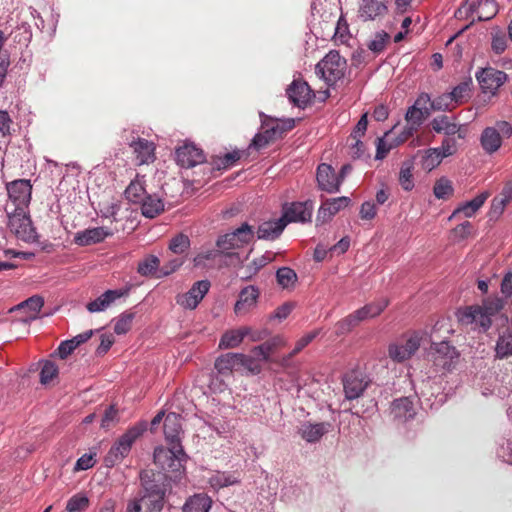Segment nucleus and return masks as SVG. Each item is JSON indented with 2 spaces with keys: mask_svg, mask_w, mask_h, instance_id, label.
<instances>
[{
  "mask_svg": "<svg viewBox=\"0 0 512 512\" xmlns=\"http://www.w3.org/2000/svg\"><path fill=\"white\" fill-rule=\"evenodd\" d=\"M57 374V365L54 362L47 360L43 363L40 371V382L42 384H47L52 381L53 378L57 376Z\"/></svg>",
  "mask_w": 512,
  "mask_h": 512,
  "instance_id": "60",
  "label": "nucleus"
},
{
  "mask_svg": "<svg viewBox=\"0 0 512 512\" xmlns=\"http://www.w3.org/2000/svg\"><path fill=\"white\" fill-rule=\"evenodd\" d=\"M125 294H126V291H123L121 289L107 290L103 294H101L98 298L89 302L86 305V308L90 313L102 312V311L106 310L117 299L121 298Z\"/></svg>",
  "mask_w": 512,
  "mask_h": 512,
  "instance_id": "23",
  "label": "nucleus"
},
{
  "mask_svg": "<svg viewBox=\"0 0 512 512\" xmlns=\"http://www.w3.org/2000/svg\"><path fill=\"white\" fill-rule=\"evenodd\" d=\"M512 356V332L505 330L499 334L495 345V358L506 359Z\"/></svg>",
  "mask_w": 512,
  "mask_h": 512,
  "instance_id": "39",
  "label": "nucleus"
},
{
  "mask_svg": "<svg viewBox=\"0 0 512 512\" xmlns=\"http://www.w3.org/2000/svg\"><path fill=\"white\" fill-rule=\"evenodd\" d=\"M89 505V499L85 495L76 494L72 496L66 505L67 512H82Z\"/></svg>",
  "mask_w": 512,
  "mask_h": 512,
  "instance_id": "56",
  "label": "nucleus"
},
{
  "mask_svg": "<svg viewBox=\"0 0 512 512\" xmlns=\"http://www.w3.org/2000/svg\"><path fill=\"white\" fill-rule=\"evenodd\" d=\"M182 425L181 416L174 412H170L164 419V436L168 445H182Z\"/></svg>",
  "mask_w": 512,
  "mask_h": 512,
  "instance_id": "20",
  "label": "nucleus"
},
{
  "mask_svg": "<svg viewBox=\"0 0 512 512\" xmlns=\"http://www.w3.org/2000/svg\"><path fill=\"white\" fill-rule=\"evenodd\" d=\"M176 162L182 168H192L205 161L203 151L194 144L186 143L176 149Z\"/></svg>",
  "mask_w": 512,
  "mask_h": 512,
  "instance_id": "17",
  "label": "nucleus"
},
{
  "mask_svg": "<svg viewBox=\"0 0 512 512\" xmlns=\"http://www.w3.org/2000/svg\"><path fill=\"white\" fill-rule=\"evenodd\" d=\"M442 160L443 158L440 156L438 150L429 148L422 157L421 166L424 170L431 171L436 168Z\"/></svg>",
  "mask_w": 512,
  "mask_h": 512,
  "instance_id": "50",
  "label": "nucleus"
},
{
  "mask_svg": "<svg viewBox=\"0 0 512 512\" xmlns=\"http://www.w3.org/2000/svg\"><path fill=\"white\" fill-rule=\"evenodd\" d=\"M147 427V422L141 421L121 435L104 457L105 466L112 468L119 464L129 454L133 443L147 430Z\"/></svg>",
  "mask_w": 512,
  "mask_h": 512,
  "instance_id": "1",
  "label": "nucleus"
},
{
  "mask_svg": "<svg viewBox=\"0 0 512 512\" xmlns=\"http://www.w3.org/2000/svg\"><path fill=\"white\" fill-rule=\"evenodd\" d=\"M316 179L319 189L330 194L340 191L341 178H337V173L331 165L320 164L317 168Z\"/></svg>",
  "mask_w": 512,
  "mask_h": 512,
  "instance_id": "16",
  "label": "nucleus"
},
{
  "mask_svg": "<svg viewBox=\"0 0 512 512\" xmlns=\"http://www.w3.org/2000/svg\"><path fill=\"white\" fill-rule=\"evenodd\" d=\"M390 134H391V130L385 132L382 137L377 138L376 154H375L376 160H383L393 148L398 146V144H396L395 140L390 143L387 141V138L389 137Z\"/></svg>",
  "mask_w": 512,
  "mask_h": 512,
  "instance_id": "47",
  "label": "nucleus"
},
{
  "mask_svg": "<svg viewBox=\"0 0 512 512\" xmlns=\"http://www.w3.org/2000/svg\"><path fill=\"white\" fill-rule=\"evenodd\" d=\"M388 0H361L358 17L364 21H374L384 17L388 12Z\"/></svg>",
  "mask_w": 512,
  "mask_h": 512,
  "instance_id": "18",
  "label": "nucleus"
},
{
  "mask_svg": "<svg viewBox=\"0 0 512 512\" xmlns=\"http://www.w3.org/2000/svg\"><path fill=\"white\" fill-rule=\"evenodd\" d=\"M332 428L331 423H311L304 422L299 427L298 433L308 443H316L327 434Z\"/></svg>",
  "mask_w": 512,
  "mask_h": 512,
  "instance_id": "22",
  "label": "nucleus"
},
{
  "mask_svg": "<svg viewBox=\"0 0 512 512\" xmlns=\"http://www.w3.org/2000/svg\"><path fill=\"white\" fill-rule=\"evenodd\" d=\"M413 163L406 161L402 164L399 172V183L405 191H411L414 188Z\"/></svg>",
  "mask_w": 512,
  "mask_h": 512,
  "instance_id": "46",
  "label": "nucleus"
},
{
  "mask_svg": "<svg viewBox=\"0 0 512 512\" xmlns=\"http://www.w3.org/2000/svg\"><path fill=\"white\" fill-rule=\"evenodd\" d=\"M113 232L105 227H94L79 231L74 236V243L79 246H89L104 241Z\"/></svg>",
  "mask_w": 512,
  "mask_h": 512,
  "instance_id": "21",
  "label": "nucleus"
},
{
  "mask_svg": "<svg viewBox=\"0 0 512 512\" xmlns=\"http://www.w3.org/2000/svg\"><path fill=\"white\" fill-rule=\"evenodd\" d=\"M190 247V239L187 235L178 234L171 239L169 249L175 254H183Z\"/></svg>",
  "mask_w": 512,
  "mask_h": 512,
  "instance_id": "55",
  "label": "nucleus"
},
{
  "mask_svg": "<svg viewBox=\"0 0 512 512\" xmlns=\"http://www.w3.org/2000/svg\"><path fill=\"white\" fill-rule=\"evenodd\" d=\"M239 366V353H226L216 358L214 367L221 375H228Z\"/></svg>",
  "mask_w": 512,
  "mask_h": 512,
  "instance_id": "38",
  "label": "nucleus"
},
{
  "mask_svg": "<svg viewBox=\"0 0 512 512\" xmlns=\"http://www.w3.org/2000/svg\"><path fill=\"white\" fill-rule=\"evenodd\" d=\"M286 95L294 106L305 109L312 103L315 94L307 82L294 79L286 89Z\"/></svg>",
  "mask_w": 512,
  "mask_h": 512,
  "instance_id": "8",
  "label": "nucleus"
},
{
  "mask_svg": "<svg viewBox=\"0 0 512 512\" xmlns=\"http://www.w3.org/2000/svg\"><path fill=\"white\" fill-rule=\"evenodd\" d=\"M5 212L8 218L7 225L17 238L25 242L36 240L37 233L33 227L28 209L18 210L10 205L9 208H5Z\"/></svg>",
  "mask_w": 512,
  "mask_h": 512,
  "instance_id": "3",
  "label": "nucleus"
},
{
  "mask_svg": "<svg viewBox=\"0 0 512 512\" xmlns=\"http://www.w3.org/2000/svg\"><path fill=\"white\" fill-rule=\"evenodd\" d=\"M96 453L89 452L83 454L75 463L74 471H85L92 468L96 464Z\"/></svg>",
  "mask_w": 512,
  "mask_h": 512,
  "instance_id": "64",
  "label": "nucleus"
},
{
  "mask_svg": "<svg viewBox=\"0 0 512 512\" xmlns=\"http://www.w3.org/2000/svg\"><path fill=\"white\" fill-rule=\"evenodd\" d=\"M432 129L436 133H443L445 135H454L459 132L460 126L453 122L448 116L442 115L436 117L431 122Z\"/></svg>",
  "mask_w": 512,
  "mask_h": 512,
  "instance_id": "41",
  "label": "nucleus"
},
{
  "mask_svg": "<svg viewBox=\"0 0 512 512\" xmlns=\"http://www.w3.org/2000/svg\"><path fill=\"white\" fill-rule=\"evenodd\" d=\"M144 176H137L125 190V197L132 203H140L147 195Z\"/></svg>",
  "mask_w": 512,
  "mask_h": 512,
  "instance_id": "40",
  "label": "nucleus"
},
{
  "mask_svg": "<svg viewBox=\"0 0 512 512\" xmlns=\"http://www.w3.org/2000/svg\"><path fill=\"white\" fill-rule=\"evenodd\" d=\"M240 477L237 472L215 471L208 479V483L214 490L240 483Z\"/></svg>",
  "mask_w": 512,
  "mask_h": 512,
  "instance_id": "34",
  "label": "nucleus"
},
{
  "mask_svg": "<svg viewBox=\"0 0 512 512\" xmlns=\"http://www.w3.org/2000/svg\"><path fill=\"white\" fill-rule=\"evenodd\" d=\"M321 332V329H315L303 335L295 344L294 349L282 359V364L286 365L289 360L301 352L307 345H309Z\"/></svg>",
  "mask_w": 512,
  "mask_h": 512,
  "instance_id": "42",
  "label": "nucleus"
},
{
  "mask_svg": "<svg viewBox=\"0 0 512 512\" xmlns=\"http://www.w3.org/2000/svg\"><path fill=\"white\" fill-rule=\"evenodd\" d=\"M282 212V218L286 225L292 222L307 223L312 218L313 202L307 200L304 202L286 203L283 206Z\"/></svg>",
  "mask_w": 512,
  "mask_h": 512,
  "instance_id": "9",
  "label": "nucleus"
},
{
  "mask_svg": "<svg viewBox=\"0 0 512 512\" xmlns=\"http://www.w3.org/2000/svg\"><path fill=\"white\" fill-rule=\"evenodd\" d=\"M212 499L205 493H197L185 501L182 512H209L212 507Z\"/></svg>",
  "mask_w": 512,
  "mask_h": 512,
  "instance_id": "33",
  "label": "nucleus"
},
{
  "mask_svg": "<svg viewBox=\"0 0 512 512\" xmlns=\"http://www.w3.org/2000/svg\"><path fill=\"white\" fill-rule=\"evenodd\" d=\"M431 355L436 365L449 370L453 362L458 359L457 349L448 341H441L431 345Z\"/></svg>",
  "mask_w": 512,
  "mask_h": 512,
  "instance_id": "15",
  "label": "nucleus"
},
{
  "mask_svg": "<svg viewBox=\"0 0 512 512\" xmlns=\"http://www.w3.org/2000/svg\"><path fill=\"white\" fill-rule=\"evenodd\" d=\"M479 306L490 318H492L504 308L505 301L498 296L487 297Z\"/></svg>",
  "mask_w": 512,
  "mask_h": 512,
  "instance_id": "45",
  "label": "nucleus"
},
{
  "mask_svg": "<svg viewBox=\"0 0 512 512\" xmlns=\"http://www.w3.org/2000/svg\"><path fill=\"white\" fill-rule=\"evenodd\" d=\"M367 319H370V317L368 316L367 311L363 306L336 323V334L338 336L347 334L360 322Z\"/></svg>",
  "mask_w": 512,
  "mask_h": 512,
  "instance_id": "26",
  "label": "nucleus"
},
{
  "mask_svg": "<svg viewBox=\"0 0 512 512\" xmlns=\"http://www.w3.org/2000/svg\"><path fill=\"white\" fill-rule=\"evenodd\" d=\"M458 320L465 325H475L483 331L490 329L492 318H490L479 305L468 306L457 313Z\"/></svg>",
  "mask_w": 512,
  "mask_h": 512,
  "instance_id": "13",
  "label": "nucleus"
},
{
  "mask_svg": "<svg viewBox=\"0 0 512 512\" xmlns=\"http://www.w3.org/2000/svg\"><path fill=\"white\" fill-rule=\"evenodd\" d=\"M44 305V299L41 296L34 295L12 307L9 312L21 311L24 315L20 321L24 323L37 319L41 308Z\"/></svg>",
  "mask_w": 512,
  "mask_h": 512,
  "instance_id": "19",
  "label": "nucleus"
},
{
  "mask_svg": "<svg viewBox=\"0 0 512 512\" xmlns=\"http://www.w3.org/2000/svg\"><path fill=\"white\" fill-rule=\"evenodd\" d=\"M390 35L385 31L376 32L373 39L369 42L368 48L375 54L381 53L388 43Z\"/></svg>",
  "mask_w": 512,
  "mask_h": 512,
  "instance_id": "52",
  "label": "nucleus"
},
{
  "mask_svg": "<svg viewBox=\"0 0 512 512\" xmlns=\"http://www.w3.org/2000/svg\"><path fill=\"white\" fill-rule=\"evenodd\" d=\"M282 134L283 129L280 130L278 124L267 125L263 132H259L253 137L250 147L255 150H261Z\"/></svg>",
  "mask_w": 512,
  "mask_h": 512,
  "instance_id": "31",
  "label": "nucleus"
},
{
  "mask_svg": "<svg viewBox=\"0 0 512 512\" xmlns=\"http://www.w3.org/2000/svg\"><path fill=\"white\" fill-rule=\"evenodd\" d=\"M476 79L484 93L494 95L506 82L507 74L494 68H483L476 73Z\"/></svg>",
  "mask_w": 512,
  "mask_h": 512,
  "instance_id": "11",
  "label": "nucleus"
},
{
  "mask_svg": "<svg viewBox=\"0 0 512 512\" xmlns=\"http://www.w3.org/2000/svg\"><path fill=\"white\" fill-rule=\"evenodd\" d=\"M6 189L8 193V201L5 208H9V206L12 205V207L18 210L28 209L32 194V185L30 180H14L6 185Z\"/></svg>",
  "mask_w": 512,
  "mask_h": 512,
  "instance_id": "6",
  "label": "nucleus"
},
{
  "mask_svg": "<svg viewBox=\"0 0 512 512\" xmlns=\"http://www.w3.org/2000/svg\"><path fill=\"white\" fill-rule=\"evenodd\" d=\"M454 108L455 107L449 93L439 95L431 101V109L434 111H451Z\"/></svg>",
  "mask_w": 512,
  "mask_h": 512,
  "instance_id": "57",
  "label": "nucleus"
},
{
  "mask_svg": "<svg viewBox=\"0 0 512 512\" xmlns=\"http://www.w3.org/2000/svg\"><path fill=\"white\" fill-rule=\"evenodd\" d=\"M115 342V337L110 332H104L100 334V343L95 349L97 356H104Z\"/></svg>",
  "mask_w": 512,
  "mask_h": 512,
  "instance_id": "63",
  "label": "nucleus"
},
{
  "mask_svg": "<svg viewBox=\"0 0 512 512\" xmlns=\"http://www.w3.org/2000/svg\"><path fill=\"white\" fill-rule=\"evenodd\" d=\"M391 412L394 418L407 421L414 417L413 403L409 398H399L392 402Z\"/></svg>",
  "mask_w": 512,
  "mask_h": 512,
  "instance_id": "36",
  "label": "nucleus"
},
{
  "mask_svg": "<svg viewBox=\"0 0 512 512\" xmlns=\"http://www.w3.org/2000/svg\"><path fill=\"white\" fill-rule=\"evenodd\" d=\"M368 377L361 371L351 370L342 377L343 391L347 400L361 397L369 385Z\"/></svg>",
  "mask_w": 512,
  "mask_h": 512,
  "instance_id": "7",
  "label": "nucleus"
},
{
  "mask_svg": "<svg viewBox=\"0 0 512 512\" xmlns=\"http://www.w3.org/2000/svg\"><path fill=\"white\" fill-rule=\"evenodd\" d=\"M240 247L251 242L254 237L253 227L248 223H243L240 227L232 231Z\"/></svg>",
  "mask_w": 512,
  "mask_h": 512,
  "instance_id": "53",
  "label": "nucleus"
},
{
  "mask_svg": "<svg viewBox=\"0 0 512 512\" xmlns=\"http://www.w3.org/2000/svg\"><path fill=\"white\" fill-rule=\"evenodd\" d=\"M490 196L489 192L484 191L478 194L470 201H466L460 204L451 214L449 220L454 218L457 214H463L465 217L470 218L475 215V213L483 206L488 197Z\"/></svg>",
  "mask_w": 512,
  "mask_h": 512,
  "instance_id": "30",
  "label": "nucleus"
},
{
  "mask_svg": "<svg viewBox=\"0 0 512 512\" xmlns=\"http://www.w3.org/2000/svg\"><path fill=\"white\" fill-rule=\"evenodd\" d=\"M259 297V291L254 286H248L241 290L239 299L237 300L234 311L238 315L246 314L252 307L256 305Z\"/></svg>",
  "mask_w": 512,
  "mask_h": 512,
  "instance_id": "28",
  "label": "nucleus"
},
{
  "mask_svg": "<svg viewBox=\"0 0 512 512\" xmlns=\"http://www.w3.org/2000/svg\"><path fill=\"white\" fill-rule=\"evenodd\" d=\"M239 366L244 367L254 375L259 374L262 369L258 359L243 353H239Z\"/></svg>",
  "mask_w": 512,
  "mask_h": 512,
  "instance_id": "59",
  "label": "nucleus"
},
{
  "mask_svg": "<svg viewBox=\"0 0 512 512\" xmlns=\"http://www.w3.org/2000/svg\"><path fill=\"white\" fill-rule=\"evenodd\" d=\"M425 333L414 331L404 341H395L388 345L389 358L397 363L404 362L411 358L419 349Z\"/></svg>",
  "mask_w": 512,
  "mask_h": 512,
  "instance_id": "5",
  "label": "nucleus"
},
{
  "mask_svg": "<svg viewBox=\"0 0 512 512\" xmlns=\"http://www.w3.org/2000/svg\"><path fill=\"white\" fill-rule=\"evenodd\" d=\"M219 255V251L215 249H207L198 253L193 263L195 267H206L208 262L213 261Z\"/></svg>",
  "mask_w": 512,
  "mask_h": 512,
  "instance_id": "62",
  "label": "nucleus"
},
{
  "mask_svg": "<svg viewBox=\"0 0 512 512\" xmlns=\"http://www.w3.org/2000/svg\"><path fill=\"white\" fill-rule=\"evenodd\" d=\"M97 330H87L74 336L71 339L62 341L58 346L57 352L61 359H65L70 355L78 346L88 341Z\"/></svg>",
  "mask_w": 512,
  "mask_h": 512,
  "instance_id": "32",
  "label": "nucleus"
},
{
  "mask_svg": "<svg viewBox=\"0 0 512 512\" xmlns=\"http://www.w3.org/2000/svg\"><path fill=\"white\" fill-rule=\"evenodd\" d=\"M480 142L485 152L492 154L501 147L502 137L496 128L487 127L481 134Z\"/></svg>",
  "mask_w": 512,
  "mask_h": 512,
  "instance_id": "35",
  "label": "nucleus"
},
{
  "mask_svg": "<svg viewBox=\"0 0 512 512\" xmlns=\"http://www.w3.org/2000/svg\"><path fill=\"white\" fill-rule=\"evenodd\" d=\"M251 327L243 326L238 329H231L226 331L220 338V349H231L238 347L243 339L250 334Z\"/></svg>",
  "mask_w": 512,
  "mask_h": 512,
  "instance_id": "29",
  "label": "nucleus"
},
{
  "mask_svg": "<svg viewBox=\"0 0 512 512\" xmlns=\"http://www.w3.org/2000/svg\"><path fill=\"white\" fill-rule=\"evenodd\" d=\"M140 480L145 491L144 497L153 498L154 502H159L158 509H162L165 497L164 487L156 480L151 479L147 472H141Z\"/></svg>",
  "mask_w": 512,
  "mask_h": 512,
  "instance_id": "24",
  "label": "nucleus"
},
{
  "mask_svg": "<svg viewBox=\"0 0 512 512\" xmlns=\"http://www.w3.org/2000/svg\"><path fill=\"white\" fill-rule=\"evenodd\" d=\"M277 283L283 289L293 288L297 281V274L289 267H281L276 272Z\"/></svg>",
  "mask_w": 512,
  "mask_h": 512,
  "instance_id": "44",
  "label": "nucleus"
},
{
  "mask_svg": "<svg viewBox=\"0 0 512 512\" xmlns=\"http://www.w3.org/2000/svg\"><path fill=\"white\" fill-rule=\"evenodd\" d=\"M512 200V183H507L500 194L493 198L489 210V218L491 220L498 219L504 212L506 206Z\"/></svg>",
  "mask_w": 512,
  "mask_h": 512,
  "instance_id": "27",
  "label": "nucleus"
},
{
  "mask_svg": "<svg viewBox=\"0 0 512 512\" xmlns=\"http://www.w3.org/2000/svg\"><path fill=\"white\" fill-rule=\"evenodd\" d=\"M282 217L262 222L257 230V238L262 240L277 239L286 227Z\"/></svg>",
  "mask_w": 512,
  "mask_h": 512,
  "instance_id": "25",
  "label": "nucleus"
},
{
  "mask_svg": "<svg viewBox=\"0 0 512 512\" xmlns=\"http://www.w3.org/2000/svg\"><path fill=\"white\" fill-rule=\"evenodd\" d=\"M470 91V82H462L449 92L455 108L469 99Z\"/></svg>",
  "mask_w": 512,
  "mask_h": 512,
  "instance_id": "48",
  "label": "nucleus"
},
{
  "mask_svg": "<svg viewBox=\"0 0 512 512\" xmlns=\"http://www.w3.org/2000/svg\"><path fill=\"white\" fill-rule=\"evenodd\" d=\"M139 204H141L142 215L146 218H154L164 211L163 200L157 195L147 194Z\"/></svg>",
  "mask_w": 512,
  "mask_h": 512,
  "instance_id": "37",
  "label": "nucleus"
},
{
  "mask_svg": "<svg viewBox=\"0 0 512 512\" xmlns=\"http://www.w3.org/2000/svg\"><path fill=\"white\" fill-rule=\"evenodd\" d=\"M159 266V259L156 256H148L138 264L137 271L143 276L153 274Z\"/></svg>",
  "mask_w": 512,
  "mask_h": 512,
  "instance_id": "58",
  "label": "nucleus"
},
{
  "mask_svg": "<svg viewBox=\"0 0 512 512\" xmlns=\"http://www.w3.org/2000/svg\"><path fill=\"white\" fill-rule=\"evenodd\" d=\"M135 313L131 310L124 311L116 319L114 324V332L117 335H124L130 331L132 327Z\"/></svg>",
  "mask_w": 512,
  "mask_h": 512,
  "instance_id": "43",
  "label": "nucleus"
},
{
  "mask_svg": "<svg viewBox=\"0 0 512 512\" xmlns=\"http://www.w3.org/2000/svg\"><path fill=\"white\" fill-rule=\"evenodd\" d=\"M346 65V60L341 57L339 52L331 50L316 65V73L320 75L328 85H333L344 77Z\"/></svg>",
  "mask_w": 512,
  "mask_h": 512,
  "instance_id": "4",
  "label": "nucleus"
},
{
  "mask_svg": "<svg viewBox=\"0 0 512 512\" xmlns=\"http://www.w3.org/2000/svg\"><path fill=\"white\" fill-rule=\"evenodd\" d=\"M128 145L132 149L135 162L138 166L149 165L156 160V145L153 141L137 137L133 138Z\"/></svg>",
  "mask_w": 512,
  "mask_h": 512,
  "instance_id": "12",
  "label": "nucleus"
},
{
  "mask_svg": "<svg viewBox=\"0 0 512 512\" xmlns=\"http://www.w3.org/2000/svg\"><path fill=\"white\" fill-rule=\"evenodd\" d=\"M153 458L162 470L176 473L175 478L181 475L187 455L182 445H169L168 448L159 446L154 449Z\"/></svg>",
  "mask_w": 512,
  "mask_h": 512,
  "instance_id": "2",
  "label": "nucleus"
},
{
  "mask_svg": "<svg viewBox=\"0 0 512 512\" xmlns=\"http://www.w3.org/2000/svg\"><path fill=\"white\" fill-rule=\"evenodd\" d=\"M210 289L208 280L195 282L192 287L183 294L176 296V303L184 309H195Z\"/></svg>",
  "mask_w": 512,
  "mask_h": 512,
  "instance_id": "10",
  "label": "nucleus"
},
{
  "mask_svg": "<svg viewBox=\"0 0 512 512\" xmlns=\"http://www.w3.org/2000/svg\"><path fill=\"white\" fill-rule=\"evenodd\" d=\"M350 202L351 200L347 196L329 198L323 201L317 212L316 225L331 221L339 211L348 207Z\"/></svg>",
  "mask_w": 512,
  "mask_h": 512,
  "instance_id": "14",
  "label": "nucleus"
},
{
  "mask_svg": "<svg viewBox=\"0 0 512 512\" xmlns=\"http://www.w3.org/2000/svg\"><path fill=\"white\" fill-rule=\"evenodd\" d=\"M453 191L451 181L444 177L437 180L433 187V193L437 199H447L453 194Z\"/></svg>",
  "mask_w": 512,
  "mask_h": 512,
  "instance_id": "51",
  "label": "nucleus"
},
{
  "mask_svg": "<svg viewBox=\"0 0 512 512\" xmlns=\"http://www.w3.org/2000/svg\"><path fill=\"white\" fill-rule=\"evenodd\" d=\"M498 13V4L495 0H483L477 14L478 21H488Z\"/></svg>",
  "mask_w": 512,
  "mask_h": 512,
  "instance_id": "49",
  "label": "nucleus"
},
{
  "mask_svg": "<svg viewBox=\"0 0 512 512\" xmlns=\"http://www.w3.org/2000/svg\"><path fill=\"white\" fill-rule=\"evenodd\" d=\"M405 119L409 125L419 128L424 120V113L422 108L412 105L408 108Z\"/></svg>",
  "mask_w": 512,
  "mask_h": 512,
  "instance_id": "61",
  "label": "nucleus"
},
{
  "mask_svg": "<svg viewBox=\"0 0 512 512\" xmlns=\"http://www.w3.org/2000/svg\"><path fill=\"white\" fill-rule=\"evenodd\" d=\"M389 305V299L386 297H381L376 299L375 301L364 305V308L367 311L370 319L379 316Z\"/></svg>",
  "mask_w": 512,
  "mask_h": 512,
  "instance_id": "54",
  "label": "nucleus"
}]
</instances>
